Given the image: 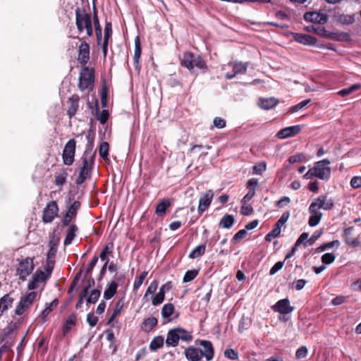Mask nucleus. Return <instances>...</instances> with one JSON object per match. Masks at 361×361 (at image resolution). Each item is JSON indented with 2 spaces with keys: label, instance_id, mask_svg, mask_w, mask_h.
<instances>
[{
  "label": "nucleus",
  "instance_id": "1",
  "mask_svg": "<svg viewBox=\"0 0 361 361\" xmlns=\"http://www.w3.org/2000/svg\"><path fill=\"white\" fill-rule=\"evenodd\" d=\"M180 66L186 68L191 73L195 68H198L202 73L208 71V67L204 59L200 55H195L190 51H185L180 59Z\"/></svg>",
  "mask_w": 361,
  "mask_h": 361
},
{
  "label": "nucleus",
  "instance_id": "2",
  "mask_svg": "<svg viewBox=\"0 0 361 361\" xmlns=\"http://www.w3.org/2000/svg\"><path fill=\"white\" fill-rule=\"evenodd\" d=\"M75 25L80 33L86 30L88 37L93 35L92 23L91 14L87 13L84 8L77 7L75 10Z\"/></svg>",
  "mask_w": 361,
  "mask_h": 361
},
{
  "label": "nucleus",
  "instance_id": "3",
  "mask_svg": "<svg viewBox=\"0 0 361 361\" xmlns=\"http://www.w3.org/2000/svg\"><path fill=\"white\" fill-rule=\"evenodd\" d=\"M95 156L96 151L93 152V155L82 154L81 157V166L79 168V175L75 180L77 185H82L90 177L94 164Z\"/></svg>",
  "mask_w": 361,
  "mask_h": 361
},
{
  "label": "nucleus",
  "instance_id": "4",
  "mask_svg": "<svg viewBox=\"0 0 361 361\" xmlns=\"http://www.w3.org/2000/svg\"><path fill=\"white\" fill-rule=\"evenodd\" d=\"M193 337L192 333L188 330L177 327L169 330L166 339V343L168 346L176 347L180 340L185 342H190Z\"/></svg>",
  "mask_w": 361,
  "mask_h": 361
},
{
  "label": "nucleus",
  "instance_id": "5",
  "mask_svg": "<svg viewBox=\"0 0 361 361\" xmlns=\"http://www.w3.org/2000/svg\"><path fill=\"white\" fill-rule=\"evenodd\" d=\"M94 68H89L86 65L82 67L79 76L78 88L80 91H85L87 88H92L94 82Z\"/></svg>",
  "mask_w": 361,
  "mask_h": 361
},
{
  "label": "nucleus",
  "instance_id": "6",
  "mask_svg": "<svg viewBox=\"0 0 361 361\" xmlns=\"http://www.w3.org/2000/svg\"><path fill=\"white\" fill-rule=\"evenodd\" d=\"M34 259L35 257H26L19 261L16 269V275L19 276V279L22 281H25L33 271L35 269Z\"/></svg>",
  "mask_w": 361,
  "mask_h": 361
},
{
  "label": "nucleus",
  "instance_id": "7",
  "mask_svg": "<svg viewBox=\"0 0 361 361\" xmlns=\"http://www.w3.org/2000/svg\"><path fill=\"white\" fill-rule=\"evenodd\" d=\"M36 297L37 293L34 291L30 292L22 297L16 307L15 314L20 316L25 313L32 307Z\"/></svg>",
  "mask_w": 361,
  "mask_h": 361
},
{
  "label": "nucleus",
  "instance_id": "8",
  "mask_svg": "<svg viewBox=\"0 0 361 361\" xmlns=\"http://www.w3.org/2000/svg\"><path fill=\"white\" fill-rule=\"evenodd\" d=\"M76 150V141L75 139L69 140L64 146L62 152V159L63 164L71 166L75 160Z\"/></svg>",
  "mask_w": 361,
  "mask_h": 361
},
{
  "label": "nucleus",
  "instance_id": "9",
  "mask_svg": "<svg viewBox=\"0 0 361 361\" xmlns=\"http://www.w3.org/2000/svg\"><path fill=\"white\" fill-rule=\"evenodd\" d=\"M330 164L327 159L317 161L313 167L316 177L321 180H328L331 176V168L329 166Z\"/></svg>",
  "mask_w": 361,
  "mask_h": 361
},
{
  "label": "nucleus",
  "instance_id": "10",
  "mask_svg": "<svg viewBox=\"0 0 361 361\" xmlns=\"http://www.w3.org/2000/svg\"><path fill=\"white\" fill-rule=\"evenodd\" d=\"M312 209L319 210L322 209L324 210H331L334 207V202L331 197H329L327 195H321L310 205Z\"/></svg>",
  "mask_w": 361,
  "mask_h": 361
},
{
  "label": "nucleus",
  "instance_id": "11",
  "mask_svg": "<svg viewBox=\"0 0 361 361\" xmlns=\"http://www.w3.org/2000/svg\"><path fill=\"white\" fill-rule=\"evenodd\" d=\"M59 207L56 201L53 200L47 203L43 209L42 221L44 224L51 223L58 215Z\"/></svg>",
  "mask_w": 361,
  "mask_h": 361
},
{
  "label": "nucleus",
  "instance_id": "12",
  "mask_svg": "<svg viewBox=\"0 0 361 361\" xmlns=\"http://www.w3.org/2000/svg\"><path fill=\"white\" fill-rule=\"evenodd\" d=\"M81 207V203L75 200L67 209L61 222L63 226H69L71 222L75 221L78 214V212Z\"/></svg>",
  "mask_w": 361,
  "mask_h": 361
},
{
  "label": "nucleus",
  "instance_id": "13",
  "mask_svg": "<svg viewBox=\"0 0 361 361\" xmlns=\"http://www.w3.org/2000/svg\"><path fill=\"white\" fill-rule=\"evenodd\" d=\"M271 309L274 312L286 315L291 313L294 310V307L290 305L288 298H284L277 301Z\"/></svg>",
  "mask_w": 361,
  "mask_h": 361
},
{
  "label": "nucleus",
  "instance_id": "14",
  "mask_svg": "<svg viewBox=\"0 0 361 361\" xmlns=\"http://www.w3.org/2000/svg\"><path fill=\"white\" fill-rule=\"evenodd\" d=\"M78 61L82 66H85L90 59V45L85 41H82L78 47Z\"/></svg>",
  "mask_w": 361,
  "mask_h": 361
},
{
  "label": "nucleus",
  "instance_id": "15",
  "mask_svg": "<svg viewBox=\"0 0 361 361\" xmlns=\"http://www.w3.org/2000/svg\"><path fill=\"white\" fill-rule=\"evenodd\" d=\"M50 277L41 269H37L32 275L27 284V288L30 290L37 288L39 282H46Z\"/></svg>",
  "mask_w": 361,
  "mask_h": 361
},
{
  "label": "nucleus",
  "instance_id": "16",
  "mask_svg": "<svg viewBox=\"0 0 361 361\" xmlns=\"http://www.w3.org/2000/svg\"><path fill=\"white\" fill-rule=\"evenodd\" d=\"M213 197L214 192L212 190H209L206 192L201 195L197 208V211L200 215H201L209 207Z\"/></svg>",
  "mask_w": 361,
  "mask_h": 361
},
{
  "label": "nucleus",
  "instance_id": "17",
  "mask_svg": "<svg viewBox=\"0 0 361 361\" xmlns=\"http://www.w3.org/2000/svg\"><path fill=\"white\" fill-rule=\"evenodd\" d=\"M228 66L232 67V72H228L226 74L225 77L226 79H232L238 74H244L247 68V63L231 62Z\"/></svg>",
  "mask_w": 361,
  "mask_h": 361
},
{
  "label": "nucleus",
  "instance_id": "18",
  "mask_svg": "<svg viewBox=\"0 0 361 361\" xmlns=\"http://www.w3.org/2000/svg\"><path fill=\"white\" fill-rule=\"evenodd\" d=\"M80 97L77 94H73L68 99V108L66 114L69 118L74 117L79 109Z\"/></svg>",
  "mask_w": 361,
  "mask_h": 361
},
{
  "label": "nucleus",
  "instance_id": "19",
  "mask_svg": "<svg viewBox=\"0 0 361 361\" xmlns=\"http://www.w3.org/2000/svg\"><path fill=\"white\" fill-rule=\"evenodd\" d=\"M290 35L293 37L295 42L303 45L314 46L317 42L316 37L307 34L291 32Z\"/></svg>",
  "mask_w": 361,
  "mask_h": 361
},
{
  "label": "nucleus",
  "instance_id": "20",
  "mask_svg": "<svg viewBox=\"0 0 361 361\" xmlns=\"http://www.w3.org/2000/svg\"><path fill=\"white\" fill-rule=\"evenodd\" d=\"M304 19L306 21L312 22L314 23L324 24L328 20V16L327 15L322 13L312 11L306 13L304 15Z\"/></svg>",
  "mask_w": 361,
  "mask_h": 361
},
{
  "label": "nucleus",
  "instance_id": "21",
  "mask_svg": "<svg viewBox=\"0 0 361 361\" xmlns=\"http://www.w3.org/2000/svg\"><path fill=\"white\" fill-rule=\"evenodd\" d=\"M301 131V126L299 125L293 126H289L287 128H284L279 130L277 134L276 137L279 139H285L290 137H293L296 135H298Z\"/></svg>",
  "mask_w": 361,
  "mask_h": 361
},
{
  "label": "nucleus",
  "instance_id": "22",
  "mask_svg": "<svg viewBox=\"0 0 361 361\" xmlns=\"http://www.w3.org/2000/svg\"><path fill=\"white\" fill-rule=\"evenodd\" d=\"M59 241L60 238L54 235L49 237V250L47 254V259H55Z\"/></svg>",
  "mask_w": 361,
  "mask_h": 361
},
{
  "label": "nucleus",
  "instance_id": "23",
  "mask_svg": "<svg viewBox=\"0 0 361 361\" xmlns=\"http://www.w3.org/2000/svg\"><path fill=\"white\" fill-rule=\"evenodd\" d=\"M184 354L189 361H200L202 357V350L193 346L185 348Z\"/></svg>",
  "mask_w": 361,
  "mask_h": 361
},
{
  "label": "nucleus",
  "instance_id": "24",
  "mask_svg": "<svg viewBox=\"0 0 361 361\" xmlns=\"http://www.w3.org/2000/svg\"><path fill=\"white\" fill-rule=\"evenodd\" d=\"M200 345L204 348L202 357H205L207 361L212 360L214 355V349L212 342L207 340H200Z\"/></svg>",
  "mask_w": 361,
  "mask_h": 361
},
{
  "label": "nucleus",
  "instance_id": "25",
  "mask_svg": "<svg viewBox=\"0 0 361 361\" xmlns=\"http://www.w3.org/2000/svg\"><path fill=\"white\" fill-rule=\"evenodd\" d=\"M77 323V314H71L64 321L62 326V333L63 336H66L71 331L73 326H75Z\"/></svg>",
  "mask_w": 361,
  "mask_h": 361
},
{
  "label": "nucleus",
  "instance_id": "26",
  "mask_svg": "<svg viewBox=\"0 0 361 361\" xmlns=\"http://www.w3.org/2000/svg\"><path fill=\"white\" fill-rule=\"evenodd\" d=\"M171 206V201L169 198L161 199L155 209V214L159 216H164L166 210Z\"/></svg>",
  "mask_w": 361,
  "mask_h": 361
},
{
  "label": "nucleus",
  "instance_id": "27",
  "mask_svg": "<svg viewBox=\"0 0 361 361\" xmlns=\"http://www.w3.org/2000/svg\"><path fill=\"white\" fill-rule=\"evenodd\" d=\"M13 301L14 298L11 296V293L6 294L0 298V317L12 306Z\"/></svg>",
  "mask_w": 361,
  "mask_h": 361
},
{
  "label": "nucleus",
  "instance_id": "28",
  "mask_svg": "<svg viewBox=\"0 0 361 361\" xmlns=\"http://www.w3.org/2000/svg\"><path fill=\"white\" fill-rule=\"evenodd\" d=\"M158 320L154 317L145 319L142 322L140 327L142 331L146 333L150 332L154 327L157 326Z\"/></svg>",
  "mask_w": 361,
  "mask_h": 361
},
{
  "label": "nucleus",
  "instance_id": "29",
  "mask_svg": "<svg viewBox=\"0 0 361 361\" xmlns=\"http://www.w3.org/2000/svg\"><path fill=\"white\" fill-rule=\"evenodd\" d=\"M309 212L310 213V216L309 218L308 224L312 227L315 226L319 223L322 214L319 210L314 208L312 209L310 206L309 207Z\"/></svg>",
  "mask_w": 361,
  "mask_h": 361
},
{
  "label": "nucleus",
  "instance_id": "30",
  "mask_svg": "<svg viewBox=\"0 0 361 361\" xmlns=\"http://www.w3.org/2000/svg\"><path fill=\"white\" fill-rule=\"evenodd\" d=\"M142 53L141 44L139 36L135 39V51L133 56V63L136 69H139V60Z\"/></svg>",
  "mask_w": 361,
  "mask_h": 361
},
{
  "label": "nucleus",
  "instance_id": "31",
  "mask_svg": "<svg viewBox=\"0 0 361 361\" xmlns=\"http://www.w3.org/2000/svg\"><path fill=\"white\" fill-rule=\"evenodd\" d=\"M78 231V228L75 224L70 225L69 228L66 231V238L64 239L63 244L65 246L69 245L72 243L75 237L76 236V233Z\"/></svg>",
  "mask_w": 361,
  "mask_h": 361
},
{
  "label": "nucleus",
  "instance_id": "32",
  "mask_svg": "<svg viewBox=\"0 0 361 361\" xmlns=\"http://www.w3.org/2000/svg\"><path fill=\"white\" fill-rule=\"evenodd\" d=\"M59 304V300L54 299L50 303H47L44 310L41 313V319L42 322H46L47 321V317L51 312L55 309Z\"/></svg>",
  "mask_w": 361,
  "mask_h": 361
},
{
  "label": "nucleus",
  "instance_id": "33",
  "mask_svg": "<svg viewBox=\"0 0 361 361\" xmlns=\"http://www.w3.org/2000/svg\"><path fill=\"white\" fill-rule=\"evenodd\" d=\"M93 23L95 29V34L98 44L102 41V27L100 25L99 20L97 16V11L95 7L93 8Z\"/></svg>",
  "mask_w": 361,
  "mask_h": 361
},
{
  "label": "nucleus",
  "instance_id": "34",
  "mask_svg": "<svg viewBox=\"0 0 361 361\" xmlns=\"http://www.w3.org/2000/svg\"><path fill=\"white\" fill-rule=\"evenodd\" d=\"M118 286V284L116 281H111L104 290V298L106 300H110L112 298L117 292Z\"/></svg>",
  "mask_w": 361,
  "mask_h": 361
},
{
  "label": "nucleus",
  "instance_id": "35",
  "mask_svg": "<svg viewBox=\"0 0 361 361\" xmlns=\"http://www.w3.org/2000/svg\"><path fill=\"white\" fill-rule=\"evenodd\" d=\"M87 143L83 154L93 155L92 149L94 147V133L90 130L87 135Z\"/></svg>",
  "mask_w": 361,
  "mask_h": 361
},
{
  "label": "nucleus",
  "instance_id": "36",
  "mask_svg": "<svg viewBox=\"0 0 361 361\" xmlns=\"http://www.w3.org/2000/svg\"><path fill=\"white\" fill-rule=\"evenodd\" d=\"M68 177L67 169H63L59 172L55 173L54 183L56 185L61 186L66 183Z\"/></svg>",
  "mask_w": 361,
  "mask_h": 361
},
{
  "label": "nucleus",
  "instance_id": "37",
  "mask_svg": "<svg viewBox=\"0 0 361 361\" xmlns=\"http://www.w3.org/2000/svg\"><path fill=\"white\" fill-rule=\"evenodd\" d=\"M314 32L316 33L317 35L330 39H337V34L335 32H329L325 30L324 27L317 26V28L314 30Z\"/></svg>",
  "mask_w": 361,
  "mask_h": 361
},
{
  "label": "nucleus",
  "instance_id": "38",
  "mask_svg": "<svg viewBox=\"0 0 361 361\" xmlns=\"http://www.w3.org/2000/svg\"><path fill=\"white\" fill-rule=\"evenodd\" d=\"M164 338L162 336H157L153 338L149 343V349L151 351H156L163 347Z\"/></svg>",
  "mask_w": 361,
  "mask_h": 361
},
{
  "label": "nucleus",
  "instance_id": "39",
  "mask_svg": "<svg viewBox=\"0 0 361 361\" xmlns=\"http://www.w3.org/2000/svg\"><path fill=\"white\" fill-rule=\"evenodd\" d=\"M175 310L174 305L172 303L165 304L161 309V316L164 319H168L167 322H171L169 317L173 314Z\"/></svg>",
  "mask_w": 361,
  "mask_h": 361
},
{
  "label": "nucleus",
  "instance_id": "40",
  "mask_svg": "<svg viewBox=\"0 0 361 361\" xmlns=\"http://www.w3.org/2000/svg\"><path fill=\"white\" fill-rule=\"evenodd\" d=\"M278 104V100L275 98H266V99H261L259 105L262 109H270L276 106Z\"/></svg>",
  "mask_w": 361,
  "mask_h": 361
},
{
  "label": "nucleus",
  "instance_id": "41",
  "mask_svg": "<svg viewBox=\"0 0 361 361\" xmlns=\"http://www.w3.org/2000/svg\"><path fill=\"white\" fill-rule=\"evenodd\" d=\"M235 222L234 217L231 214H226L219 221V226L224 228H230Z\"/></svg>",
  "mask_w": 361,
  "mask_h": 361
},
{
  "label": "nucleus",
  "instance_id": "42",
  "mask_svg": "<svg viewBox=\"0 0 361 361\" xmlns=\"http://www.w3.org/2000/svg\"><path fill=\"white\" fill-rule=\"evenodd\" d=\"M206 244H202L195 247L189 254L188 257L195 259L202 256L205 253Z\"/></svg>",
  "mask_w": 361,
  "mask_h": 361
},
{
  "label": "nucleus",
  "instance_id": "43",
  "mask_svg": "<svg viewBox=\"0 0 361 361\" xmlns=\"http://www.w3.org/2000/svg\"><path fill=\"white\" fill-rule=\"evenodd\" d=\"M109 145L107 142H102L99 148V156L104 159L105 161H109Z\"/></svg>",
  "mask_w": 361,
  "mask_h": 361
},
{
  "label": "nucleus",
  "instance_id": "44",
  "mask_svg": "<svg viewBox=\"0 0 361 361\" xmlns=\"http://www.w3.org/2000/svg\"><path fill=\"white\" fill-rule=\"evenodd\" d=\"M113 250H114V243L112 242L107 243L105 245V247H104V249L102 250V252L99 255V257H100L101 260L106 262V259H109L107 257V255L111 254L113 252Z\"/></svg>",
  "mask_w": 361,
  "mask_h": 361
},
{
  "label": "nucleus",
  "instance_id": "45",
  "mask_svg": "<svg viewBox=\"0 0 361 361\" xmlns=\"http://www.w3.org/2000/svg\"><path fill=\"white\" fill-rule=\"evenodd\" d=\"M96 111L97 113V120L99 121L101 124H102V125L105 124L109 118V114L108 110L104 109V110H102V111L101 113H99V108L98 105L97 104Z\"/></svg>",
  "mask_w": 361,
  "mask_h": 361
},
{
  "label": "nucleus",
  "instance_id": "46",
  "mask_svg": "<svg viewBox=\"0 0 361 361\" xmlns=\"http://www.w3.org/2000/svg\"><path fill=\"white\" fill-rule=\"evenodd\" d=\"M338 21L343 25H351L355 22V16L341 14L338 16Z\"/></svg>",
  "mask_w": 361,
  "mask_h": 361
},
{
  "label": "nucleus",
  "instance_id": "47",
  "mask_svg": "<svg viewBox=\"0 0 361 361\" xmlns=\"http://www.w3.org/2000/svg\"><path fill=\"white\" fill-rule=\"evenodd\" d=\"M351 233L350 228H346L344 230V237L346 244L357 247L359 245V240L356 238H352L350 237Z\"/></svg>",
  "mask_w": 361,
  "mask_h": 361
},
{
  "label": "nucleus",
  "instance_id": "48",
  "mask_svg": "<svg viewBox=\"0 0 361 361\" xmlns=\"http://www.w3.org/2000/svg\"><path fill=\"white\" fill-rule=\"evenodd\" d=\"M361 87L360 84H354L351 85L350 87L344 88L341 90H340L338 94L341 95V97H345L347 95H349L350 94L353 93V92L359 90Z\"/></svg>",
  "mask_w": 361,
  "mask_h": 361
},
{
  "label": "nucleus",
  "instance_id": "49",
  "mask_svg": "<svg viewBox=\"0 0 361 361\" xmlns=\"http://www.w3.org/2000/svg\"><path fill=\"white\" fill-rule=\"evenodd\" d=\"M165 299L164 293L162 290H159V292L152 298V304L154 306H157L161 304Z\"/></svg>",
  "mask_w": 361,
  "mask_h": 361
},
{
  "label": "nucleus",
  "instance_id": "50",
  "mask_svg": "<svg viewBox=\"0 0 361 361\" xmlns=\"http://www.w3.org/2000/svg\"><path fill=\"white\" fill-rule=\"evenodd\" d=\"M199 271L197 269L188 270L185 272L183 276V282L188 283L194 280L198 275Z\"/></svg>",
  "mask_w": 361,
  "mask_h": 361
},
{
  "label": "nucleus",
  "instance_id": "51",
  "mask_svg": "<svg viewBox=\"0 0 361 361\" xmlns=\"http://www.w3.org/2000/svg\"><path fill=\"white\" fill-rule=\"evenodd\" d=\"M101 295L99 289H93L91 290L90 295L87 298V303L94 304L98 300Z\"/></svg>",
  "mask_w": 361,
  "mask_h": 361
},
{
  "label": "nucleus",
  "instance_id": "52",
  "mask_svg": "<svg viewBox=\"0 0 361 361\" xmlns=\"http://www.w3.org/2000/svg\"><path fill=\"white\" fill-rule=\"evenodd\" d=\"M122 308H123V304L119 300V301L117 302V303L116 305V308L114 309L113 313L111 314V315L110 316V317H109V319L108 320V324H110V323H111V322H113L114 321L116 317L118 314H121Z\"/></svg>",
  "mask_w": 361,
  "mask_h": 361
},
{
  "label": "nucleus",
  "instance_id": "53",
  "mask_svg": "<svg viewBox=\"0 0 361 361\" xmlns=\"http://www.w3.org/2000/svg\"><path fill=\"white\" fill-rule=\"evenodd\" d=\"M147 274V271H143L138 277L135 279L133 284V290H137L139 289Z\"/></svg>",
  "mask_w": 361,
  "mask_h": 361
},
{
  "label": "nucleus",
  "instance_id": "54",
  "mask_svg": "<svg viewBox=\"0 0 361 361\" xmlns=\"http://www.w3.org/2000/svg\"><path fill=\"white\" fill-rule=\"evenodd\" d=\"M334 245H337V246L339 245V241L338 240H335L321 245L316 249V252H323L326 249L331 248Z\"/></svg>",
  "mask_w": 361,
  "mask_h": 361
},
{
  "label": "nucleus",
  "instance_id": "55",
  "mask_svg": "<svg viewBox=\"0 0 361 361\" xmlns=\"http://www.w3.org/2000/svg\"><path fill=\"white\" fill-rule=\"evenodd\" d=\"M55 262H56L55 259H46L44 270H45V274H47L49 277L51 276V273L54 270Z\"/></svg>",
  "mask_w": 361,
  "mask_h": 361
},
{
  "label": "nucleus",
  "instance_id": "56",
  "mask_svg": "<svg viewBox=\"0 0 361 361\" xmlns=\"http://www.w3.org/2000/svg\"><path fill=\"white\" fill-rule=\"evenodd\" d=\"M267 169V164L265 161H262L252 167L253 173L261 175L262 172L266 171Z\"/></svg>",
  "mask_w": 361,
  "mask_h": 361
},
{
  "label": "nucleus",
  "instance_id": "57",
  "mask_svg": "<svg viewBox=\"0 0 361 361\" xmlns=\"http://www.w3.org/2000/svg\"><path fill=\"white\" fill-rule=\"evenodd\" d=\"M226 126V121L225 119L221 117H215L213 120V126L211 128L212 129L214 127L216 128H224Z\"/></svg>",
  "mask_w": 361,
  "mask_h": 361
},
{
  "label": "nucleus",
  "instance_id": "58",
  "mask_svg": "<svg viewBox=\"0 0 361 361\" xmlns=\"http://www.w3.org/2000/svg\"><path fill=\"white\" fill-rule=\"evenodd\" d=\"M158 285H159L158 281L154 280L153 281H152L146 290V293L144 295V298H146L147 297V295L149 294L154 293L157 289Z\"/></svg>",
  "mask_w": 361,
  "mask_h": 361
},
{
  "label": "nucleus",
  "instance_id": "59",
  "mask_svg": "<svg viewBox=\"0 0 361 361\" xmlns=\"http://www.w3.org/2000/svg\"><path fill=\"white\" fill-rule=\"evenodd\" d=\"M224 356L232 360H236L239 357L238 353L232 348L226 349L224 351Z\"/></svg>",
  "mask_w": 361,
  "mask_h": 361
},
{
  "label": "nucleus",
  "instance_id": "60",
  "mask_svg": "<svg viewBox=\"0 0 361 361\" xmlns=\"http://www.w3.org/2000/svg\"><path fill=\"white\" fill-rule=\"evenodd\" d=\"M112 35V25L111 22H106L104 27V41L109 42V39Z\"/></svg>",
  "mask_w": 361,
  "mask_h": 361
},
{
  "label": "nucleus",
  "instance_id": "61",
  "mask_svg": "<svg viewBox=\"0 0 361 361\" xmlns=\"http://www.w3.org/2000/svg\"><path fill=\"white\" fill-rule=\"evenodd\" d=\"M310 102H311L310 99L304 100V101L298 103V104L291 106L290 108L289 112H291V113L297 112L299 110L302 109L303 107L306 106L309 103H310Z\"/></svg>",
  "mask_w": 361,
  "mask_h": 361
},
{
  "label": "nucleus",
  "instance_id": "62",
  "mask_svg": "<svg viewBox=\"0 0 361 361\" xmlns=\"http://www.w3.org/2000/svg\"><path fill=\"white\" fill-rule=\"evenodd\" d=\"M336 259L335 255L332 253H325L322 256V262L324 264H330L334 262Z\"/></svg>",
  "mask_w": 361,
  "mask_h": 361
},
{
  "label": "nucleus",
  "instance_id": "63",
  "mask_svg": "<svg viewBox=\"0 0 361 361\" xmlns=\"http://www.w3.org/2000/svg\"><path fill=\"white\" fill-rule=\"evenodd\" d=\"M247 231L245 229H241L238 231L233 237L232 242L233 243H238L240 240L244 238L247 235Z\"/></svg>",
  "mask_w": 361,
  "mask_h": 361
},
{
  "label": "nucleus",
  "instance_id": "64",
  "mask_svg": "<svg viewBox=\"0 0 361 361\" xmlns=\"http://www.w3.org/2000/svg\"><path fill=\"white\" fill-rule=\"evenodd\" d=\"M16 329H17V324L16 323L9 324L4 330V336L6 337H9L11 335H12L13 334V332L16 330Z\"/></svg>",
  "mask_w": 361,
  "mask_h": 361
}]
</instances>
